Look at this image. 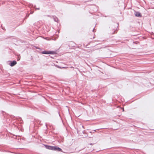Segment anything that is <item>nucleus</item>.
I'll use <instances>...</instances> for the list:
<instances>
[{
	"mask_svg": "<svg viewBox=\"0 0 154 154\" xmlns=\"http://www.w3.org/2000/svg\"><path fill=\"white\" fill-rule=\"evenodd\" d=\"M20 59V58L18 59V60H19Z\"/></svg>",
	"mask_w": 154,
	"mask_h": 154,
	"instance_id": "9",
	"label": "nucleus"
},
{
	"mask_svg": "<svg viewBox=\"0 0 154 154\" xmlns=\"http://www.w3.org/2000/svg\"><path fill=\"white\" fill-rule=\"evenodd\" d=\"M8 63V64H9L11 66H14L17 63V62L15 61H14L11 62L9 61Z\"/></svg>",
	"mask_w": 154,
	"mask_h": 154,
	"instance_id": "2",
	"label": "nucleus"
},
{
	"mask_svg": "<svg viewBox=\"0 0 154 154\" xmlns=\"http://www.w3.org/2000/svg\"><path fill=\"white\" fill-rule=\"evenodd\" d=\"M122 109H123V111H124V108H123Z\"/></svg>",
	"mask_w": 154,
	"mask_h": 154,
	"instance_id": "8",
	"label": "nucleus"
},
{
	"mask_svg": "<svg viewBox=\"0 0 154 154\" xmlns=\"http://www.w3.org/2000/svg\"><path fill=\"white\" fill-rule=\"evenodd\" d=\"M46 148L48 149L52 150H57L59 151H62L61 149L57 146H47Z\"/></svg>",
	"mask_w": 154,
	"mask_h": 154,
	"instance_id": "1",
	"label": "nucleus"
},
{
	"mask_svg": "<svg viewBox=\"0 0 154 154\" xmlns=\"http://www.w3.org/2000/svg\"><path fill=\"white\" fill-rule=\"evenodd\" d=\"M33 13V11H31V12L30 13H31V14H32Z\"/></svg>",
	"mask_w": 154,
	"mask_h": 154,
	"instance_id": "7",
	"label": "nucleus"
},
{
	"mask_svg": "<svg viewBox=\"0 0 154 154\" xmlns=\"http://www.w3.org/2000/svg\"><path fill=\"white\" fill-rule=\"evenodd\" d=\"M33 6V5H30V6H29V7L30 8H31V7H32Z\"/></svg>",
	"mask_w": 154,
	"mask_h": 154,
	"instance_id": "5",
	"label": "nucleus"
},
{
	"mask_svg": "<svg viewBox=\"0 0 154 154\" xmlns=\"http://www.w3.org/2000/svg\"><path fill=\"white\" fill-rule=\"evenodd\" d=\"M29 14H27L26 16V17H28L29 16Z\"/></svg>",
	"mask_w": 154,
	"mask_h": 154,
	"instance_id": "6",
	"label": "nucleus"
},
{
	"mask_svg": "<svg viewBox=\"0 0 154 154\" xmlns=\"http://www.w3.org/2000/svg\"><path fill=\"white\" fill-rule=\"evenodd\" d=\"M134 14L136 17H141V14L137 12H135Z\"/></svg>",
	"mask_w": 154,
	"mask_h": 154,
	"instance_id": "4",
	"label": "nucleus"
},
{
	"mask_svg": "<svg viewBox=\"0 0 154 154\" xmlns=\"http://www.w3.org/2000/svg\"><path fill=\"white\" fill-rule=\"evenodd\" d=\"M53 52L51 51H44L42 52V54H52V53Z\"/></svg>",
	"mask_w": 154,
	"mask_h": 154,
	"instance_id": "3",
	"label": "nucleus"
}]
</instances>
